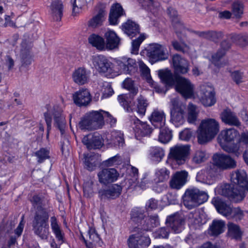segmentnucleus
Instances as JSON below:
<instances>
[{"label":"nucleus","mask_w":248,"mask_h":248,"mask_svg":"<svg viewBox=\"0 0 248 248\" xmlns=\"http://www.w3.org/2000/svg\"><path fill=\"white\" fill-rule=\"evenodd\" d=\"M82 141L89 150L99 149L103 144L101 136L96 133L84 136Z\"/></svg>","instance_id":"20"},{"label":"nucleus","mask_w":248,"mask_h":248,"mask_svg":"<svg viewBox=\"0 0 248 248\" xmlns=\"http://www.w3.org/2000/svg\"><path fill=\"white\" fill-rule=\"evenodd\" d=\"M51 15L55 21H61L62 15V2L61 0H54L50 6Z\"/></svg>","instance_id":"33"},{"label":"nucleus","mask_w":248,"mask_h":248,"mask_svg":"<svg viewBox=\"0 0 248 248\" xmlns=\"http://www.w3.org/2000/svg\"><path fill=\"white\" fill-rule=\"evenodd\" d=\"M170 121L178 127L183 124L185 121V111L182 103L178 98H174L170 101Z\"/></svg>","instance_id":"8"},{"label":"nucleus","mask_w":248,"mask_h":248,"mask_svg":"<svg viewBox=\"0 0 248 248\" xmlns=\"http://www.w3.org/2000/svg\"><path fill=\"white\" fill-rule=\"evenodd\" d=\"M172 63L175 72L177 74H185L189 71L188 62L178 54H175L173 56Z\"/></svg>","instance_id":"22"},{"label":"nucleus","mask_w":248,"mask_h":248,"mask_svg":"<svg viewBox=\"0 0 248 248\" xmlns=\"http://www.w3.org/2000/svg\"><path fill=\"white\" fill-rule=\"evenodd\" d=\"M208 199L206 192L197 188L187 189L183 196L184 206L192 209L206 202Z\"/></svg>","instance_id":"5"},{"label":"nucleus","mask_w":248,"mask_h":248,"mask_svg":"<svg viewBox=\"0 0 248 248\" xmlns=\"http://www.w3.org/2000/svg\"><path fill=\"white\" fill-rule=\"evenodd\" d=\"M160 129L158 137L159 141L163 143H168L171 139V131L166 127Z\"/></svg>","instance_id":"49"},{"label":"nucleus","mask_w":248,"mask_h":248,"mask_svg":"<svg viewBox=\"0 0 248 248\" xmlns=\"http://www.w3.org/2000/svg\"><path fill=\"white\" fill-rule=\"evenodd\" d=\"M172 45L177 51L182 52L184 54H187L189 52V47L186 44H182L177 41H173L172 42Z\"/></svg>","instance_id":"62"},{"label":"nucleus","mask_w":248,"mask_h":248,"mask_svg":"<svg viewBox=\"0 0 248 248\" xmlns=\"http://www.w3.org/2000/svg\"><path fill=\"white\" fill-rule=\"evenodd\" d=\"M158 75L160 79L168 85H173L175 80L172 73L169 70H159Z\"/></svg>","instance_id":"42"},{"label":"nucleus","mask_w":248,"mask_h":248,"mask_svg":"<svg viewBox=\"0 0 248 248\" xmlns=\"http://www.w3.org/2000/svg\"><path fill=\"white\" fill-rule=\"evenodd\" d=\"M106 13L103 9H100L98 13L93 16L87 22V26L92 29H97L103 24L106 19Z\"/></svg>","instance_id":"26"},{"label":"nucleus","mask_w":248,"mask_h":248,"mask_svg":"<svg viewBox=\"0 0 248 248\" xmlns=\"http://www.w3.org/2000/svg\"><path fill=\"white\" fill-rule=\"evenodd\" d=\"M221 135L225 141L231 142L239 136V133L234 128H230L222 131Z\"/></svg>","instance_id":"46"},{"label":"nucleus","mask_w":248,"mask_h":248,"mask_svg":"<svg viewBox=\"0 0 248 248\" xmlns=\"http://www.w3.org/2000/svg\"><path fill=\"white\" fill-rule=\"evenodd\" d=\"M188 173L186 170H181L175 172L170 181V186L172 188L179 189L186 182Z\"/></svg>","instance_id":"23"},{"label":"nucleus","mask_w":248,"mask_h":248,"mask_svg":"<svg viewBox=\"0 0 248 248\" xmlns=\"http://www.w3.org/2000/svg\"><path fill=\"white\" fill-rule=\"evenodd\" d=\"M135 123L136 125L134 131L137 139H138V137L149 136L152 133V128L146 123L142 122L139 119Z\"/></svg>","instance_id":"29"},{"label":"nucleus","mask_w":248,"mask_h":248,"mask_svg":"<svg viewBox=\"0 0 248 248\" xmlns=\"http://www.w3.org/2000/svg\"><path fill=\"white\" fill-rule=\"evenodd\" d=\"M144 51L150 61L153 63L168 58L165 46L157 43L150 44Z\"/></svg>","instance_id":"7"},{"label":"nucleus","mask_w":248,"mask_h":248,"mask_svg":"<svg viewBox=\"0 0 248 248\" xmlns=\"http://www.w3.org/2000/svg\"><path fill=\"white\" fill-rule=\"evenodd\" d=\"M122 30L130 38H132L140 33L139 24L131 20H127L121 27Z\"/></svg>","instance_id":"25"},{"label":"nucleus","mask_w":248,"mask_h":248,"mask_svg":"<svg viewBox=\"0 0 248 248\" xmlns=\"http://www.w3.org/2000/svg\"><path fill=\"white\" fill-rule=\"evenodd\" d=\"M230 39L232 42L243 46L248 45V35H230Z\"/></svg>","instance_id":"53"},{"label":"nucleus","mask_w":248,"mask_h":248,"mask_svg":"<svg viewBox=\"0 0 248 248\" xmlns=\"http://www.w3.org/2000/svg\"><path fill=\"white\" fill-rule=\"evenodd\" d=\"M127 242L129 248H146L151 244L149 236L139 233L130 235Z\"/></svg>","instance_id":"16"},{"label":"nucleus","mask_w":248,"mask_h":248,"mask_svg":"<svg viewBox=\"0 0 248 248\" xmlns=\"http://www.w3.org/2000/svg\"><path fill=\"white\" fill-rule=\"evenodd\" d=\"M51 226L54 232L56 234V237L59 240H62L61 231L60 229V227L57 223L56 218L55 217H51Z\"/></svg>","instance_id":"61"},{"label":"nucleus","mask_w":248,"mask_h":248,"mask_svg":"<svg viewBox=\"0 0 248 248\" xmlns=\"http://www.w3.org/2000/svg\"><path fill=\"white\" fill-rule=\"evenodd\" d=\"M105 37L106 41L105 48L113 50L119 47L121 39L114 31H108L105 34Z\"/></svg>","instance_id":"24"},{"label":"nucleus","mask_w":248,"mask_h":248,"mask_svg":"<svg viewBox=\"0 0 248 248\" xmlns=\"http://www.w3.org/2000/svg\"><path fill=\"white\" fill-rule=\"evenodd\" d=\"M123 87L129 91L128 94H122L118 96L119 103L127 111L132 110L134 105V96L138 93V88L135 85L134 82L131 78H126L123 83Z\"/></svg>","instance_id":"6"},{"label":"nucleus","mask_w":248,"mask_h":248,"mask_svg":"<svg viewBox=\"0 0 248 248\" xmlns=\"http://www.w3.org/2000/svg\"><path fill=\"white\" fill-rule=\"evenodd\" d=\"M196 107L192 104L188 105V113L187 121L189 123L194 124L197 120V113L196 111Z\"/></svg>","instance_id":"58"},{"label":"nucleus","mask_w":248,"mask_h":248,"mask_svg":"<svg viewBox=\"0 0 248 248\" xmlns=\"http://www.w3.org/2000/svg\"><path fill=\"white\" fill-rule=\"evenodd\" d=\"M196 180L199 182L207 184L210 185L212 183V181L210 178V176L209 177L207 175V172L203 170H201L197 173Z\"/></svg>","instance_id":"60"},{"label":"nucleus","mask_w":248,"mask_h":248,"mask_svg":"<svg viewBox=\"0 0 248 248\" xmlns=\"http://www.w3.org/2000/svg\"><path fill=\"white\" fill-rule=\"evenodd\" d=\"M185 221L184 217L176 213L167 217L166 224L175 233H180L184 229Z\"/></svg>","instance_id":"14"},{"label":"nucleus","mask_w":248,"mask_h":248,"mask_svg":"<svg viewBox=\"0 0 248 248\" xmlns=\"http://www.w3.org/2000/svg\"><path fill=\"white\" fill-rule=\"evenodd\" d=\"M92 62L99 73L110 74L113 71L112 63L103 55L93 56Z\"/></svg>","instance_id":"12"},{"label":"nucleus","mask_w":248,"mask_h":248,"mask_svg":"<svg viewBox=\"0 0 248 248\" xmlns=\"http://www.w3.org/2000/svg\"><path fill=\"white\" fill-rule=\"evenodd\" d=\"M122 191V186L118 184H112L107 189H101L98 191L101 199H115L119 197Z\"/></svg>","instance_id":"18"},{"label":"nucleus","mask_w":248,"mask_h":248,"mask_svg":"<svg viewBox=\"0 0 248 248\" xmlns=\"http://www.w3.org/2000/svg\"><path fill=\"white\" fill-rule=\"evenodd\" d=\"M225 225V222L222 220H213L209 229V234L215 236L219 235L223 232Z\"/></svg>","instance_id":"38"},{"label":"nucleus","mask_w":248,"mask_h":248,"mask_svg":"<svg viewBox=\"0 0 248 248\" xmlns=\"http://www.w3.org/2000/svg\"><path fill=\"white\" fill-rule=\"evenodd\" d=\"M130 215L131 220L141 227L145 217L144 210L140 208H135L131 211Z\"/></svg>","instance_id":"36"},{"label":"nucleus","mask_w":248,"mask_h":248,"mask_svg":"<svg viewBox=\"0 0 248 248\" xmlns=\"http://www.w3.org/2000/svg\"><path fill=\"white\" fill-rule=\"evenodd\" d=\"M84 163L86 169L92 171L96 168L98 162L94 156L90 155L85 156Z\"/></svg>","instance_id":"50"},{"label":"nucleus","mask_w":248,"mask_h":248,"mask_svg":"<svg viewBox=\"0 0 248 248\" xmlns=\"http://www.w3.org/2000/svg\"><path fill=\"white\" fill-rule=\"evenodd\" d=\"M223 148L227 152L233 154L237 157L242 152L240 149V142L239 141L235 144L225 145L223 147Z\"/></svg>","instance_id":"54"},{"label":"nucleus","mask_w":248,"mask_h":248,"mask_svg":"<svg viewBox=\"0 0 248 248\" xmlns=\"http://www.w3.org/2000/svg\"><path fill=\"white\" fill-rule=\"evenodd\" d=\"M213 164L222 171L233 169L236 167V162L233 158L222 154H216L213 156Z\"/></svg>","instance_id":"10"},{"label":"nucleus","mask_w":248,"mask_h":248,"mask_svg":"<svg viewBox=\"0 0 248 248\" xmlns=\"http://www.w3.org/2000/svg\"><path fill=\"white\" fill-rule=\"evenodd\" d=\"M165 155L164 150L159 147H152L150 150L151 160L156 163L160 162Z\"/></svg>","instance_id":"40"},{"label":"nucleus","mask_w":248,"mask_h":248,"mask_svg":"<svg viewBox=\"0 0 248 248\" xmlns=\"http://www.w3.org/2000/svg\"><path fill=\"white\" fill-rule=\"evenodd\" d=\"M93 181L90 180L85 182L83 184V188L84 194L87 197H91L93 196Z\"/></svg>","instance_id":"59"},{"label":"nucleus","mask_w":248,"mask_h":248,"mask_svg":"<svg viewBox=\"0 0 248 248\" xmlns=\"http://www.w3.org/2000/svg\"><path fill=\"white\" fill-rule=\"evenodd\" d=\"M124 14V10L119 3H117L113 4L110 10L108 17L109 24L112 25H117L119 22V18Z\"/></svg>","instance_id":"27"},{"label":"nucleus","mask_w":248,"mask_h":248,"mask_svg":"<svg viewBox=\"0 0 248 248\" xmlns=\"http://www.w3.org/2000/svg\"><path fill=\"white\" fill-rule=\"evenodd\" d=\"M91 0H71L73 6L72 15L77 16L88 1Z\"/></svg>","instance_id":"45"},{"label":"nucleus","mask_w":248,"mask_h":248,"mask_svg":"<svg viewBox=\"0 0 248 248\" xmlns=\"http://www.w3.org/2000/svg\"><path fill=\"white\" fill-rule=\"evenodd\" d=\"M159 219L157 214L148 216L146 218L142 225L141 228L146 231H150L153 228L159 226Z\"/></svg>","instance_id":"35"},{"label":"nucleus","mask_w":248,"mask_h":248,"mask_svg":"<svg viewBox=\"0 0 248 248\" xmlns=\"http://www.w3.org/2000/svg\"><path fill=\"white\" fill-rule=\"evenodd\" d=\"M31 201L34 208L36 209L32 222L34 232L42 239H46L48 234L49 216L44 208L45 201L38 195H35Z\"/></svg>","instance_id":"2"},{"label":"nucleus","mask_w":248,"mask_h":248,"mask_svg":"<svg viewBox=\"0 0 248 248\" xmlns=\"http://www.w3.org/2000/svg\"><path fill=\"white\" fill-rule=\"evenodd\" d=\"M225 53L226 52L224 50L220 48L215 54L212 55V62L215 66L220 67L226 64L225 62L219 63V61L225 55Z\"/></svg>","instance_id":"52"},{"label":"nucleus","mask_w":248,"mask_h":248,"mask_svg":"<svg viewBox=\"0 0 248 248\" xmlns=\"http://www.w3.org/2000/svg\"><path fill=\"white\" fill-rule=\"evenodd\" d=\"M139 67L142 76L146 78L148 83H151L152 79L150 75L149 68L142 62H140Z\"/></svg>","instance_id":"57"},{"label":"nucleus","mask_w":248,"mask_h":248,"mask_svg":"<svg viewBox=\"0 0 248 248\" xmlns=\"http://www.w3.org/2000/svg\"><path fill=\"white\" fill-rule=\"evenodd\" d=\"M207 158L208 156L205 151L199 150L195 153L192 161L196 164H199L206 161Z\"/></svg>","instance_id":"55"},{"label":"nucleus","mask_w":248,"mask_h":248,"mask_svg":"<svg viewBox=\"0 0 248 248\" xmlns=\"http://www.w3.org/2000/svg\"><path fill=\"white\" fill-rule=\"evenodd\" d=\"M117 63L121 72L124 74L131 75L135 73L138 69L136 61L131 58H122L121 60L117 61Z\"/></svg>","instance_id":"21"},{"label":"nucleus","mask_w":248,"mask_h":248,"mask_svg":"<svg viewBox=\"0 0 248 248\" xmlns=\"http://www.w3.org/2000/svg\"><path fill=\"white\" fill-rule=\"evenodd\" d=\"M175 89L185 98H189L193 95V85L187 78L181 76L176 78Z\"/></svg>","instance_id":"13"},{"label":"nucleus","mask_w":248,"mask_h":248,"mask_svg":"<svg viewBox=\"0 0 248 248\" xmlns=\"http://www.w3.org/2000/svg\"><path fill=\"white\" fill-rule=\"evenodd\" d=\"M62 108L60 106L55 105L53 107L51 113L53 116L54 125L58 128L62 134Z\"/></svg>","instance_id":"37"},{"label":"nucleus","mask_w":248,"mask_h":248,"mask_svg":"<svg viewBox=\"0 0 248 248\" xmlns=\"http://www.w3.org/2000/svg\"><path fill=\"white\" fill-rule=\"evenodd\" d=\"M228 228V233L230 237L237 240L241 238L242 232L238 225L233 223H229Z\"/></svg>","instance_id":"41"},{"label":"nucleus","mask_w":248,"mask_h":248,"mask_svg":"<svg viewBox=\"0 0 248 248\" xmlns=\"http://www.w3.org/2000/svg\"><path fill=\"white\" fill-rule=\"evenodd\" d=\"M215 92L212 86L203 84L200 87L199 97L201 103L206 107H210L216 102Z\"/></svg>","instance_id":"11"},{"label":"nucleus","mask_w":248,"mask_h":248,"mask_svg":"<svg viewBox=\"0 0 248 248\" xmlns=\"http://www.w3.org/2000/svg\"><path fill=\"white\" fill-rule=\"evenodd\" d=\"M219 123L215 119L202 120L197 130L198 142L203 145L211 141L219 131Z\"/></svg>","instance_id":"3"},{"label":"nucleus","mask_w":248,"mask_h":248,"mask_svg":"<svg viewBox=\"0 0 248 248\" xmlns=\"http://www.w3.org/2000/svg\"><path fill=\"white\" fill-rule=\"evenodd\" d=\"M74 103L78 106L87 107L92 101L90 93L87 89H81L72 95Z\"/></svg>","instance_id":"17"},{"label":"nucleus","mask_w":248,"mask_h":248,"mask_svg":"<svg viewBox=\"0 0 248 248\" xmlns=\"http://www.w3.org/2000/svg\"><path fill=\"white\" fill-rule=\"evenodd\" d=\"M155 175L158 179L157 182H163L169 178L170 171L166 168H163L156 171Z\"/></svg>","instance_id":"56"},{"label":"nucleus","mask_w":248,"mask_h":248,"mask_svg":"<svg viewBox=\"0 0 248 248\" xmlns=\"http://www.w3.org/2000/svg\"><path fill=\"white\" fill-rule=\"evenodd\" d=\"M212 203L219 214L227 218L232 208L230 205L227 204L219 197H214L212 200Z\"/></svg>","instance_id":"30"},{"label":"nucleus","mask_w":248,"mask_h":248,"mask_svg":"<svg viewBox=\"0 0 248 248\" xmlns=\"http://www.w3.org/2000/svg\"><path fill=\"white\" fill-rule=\"evenodd\" d=\"M150 120L155 127L161 128L165 124V115L163 111L155 110L152 112Z\"/></svg>","instance_id":"31"},{"label":"nucleus","mask_w":248,"mask_h":248,"mask_svg":"<svg viewBox=\"0 0 248 248\" xmlns=\"http://www.w3.org/2000/svg\"><path fill=\"white\" fill-rule=\"evenodd\" d=\"M232 184H224L217 189L218 193L234 202L243 201L248 192V179L244 170H236L231 176Z\"/></svg>","instance_id":"1"},{"label":"nucleus","mask_w":248,"mask_h":248,"mask_svg":"<svg viewBox=\"0 0 248 248\" xmlns=\"http://www.w3.org/2000/svg\"><path fill=\"white\" fill-rule=\"evenodd\" d=\"M74 81L78 85H84L86 83L89 78V75L85 68L79 67L73 73Z\"/></svg>","instance_id":"32"},{"label":"nucleus","mask_w":248,"mask_h":248,"mask_svg":"<svg viewBox=\"0 0 248 248\" xmlns=\"http://www.w3.org/2000/svg\"><path fill=\"white\" fill-rule=\"evenodd\" d=\"M158 75L160 79L168 85H173L175 80L172 73L169 70H159Z\"/></svg>","instance_id":"43"},{"label":"nucleus","mask_w":248,"mask_h":248,"mask_svg":"<svg viewBox=\"0 0 248 248\" xmlns=\"http://www.w3.org/2000/svg\"><path fill=\"white\" fill-rule=\"evenodd\" d=\"M104 124L103 110L100 109L86 113L79 122L78 126L82 130H92L101 128Z\"/></svg>","instance_id":"4"},{"label":"nucleus","mask_w":248,"mask_h":248,"mask_svg":"<svg viewBox=\"0 0 248 248\" xmlns=\"http://www.w3.org/2000/svg\"><path fill=\"white\" fill-rule=\"evenodd\" d=\"M148 105L147 100L143 96L140 95L137 98V112L141 115L145 114L146 108Z\"/></svg>","instance_id":"47"},{"label":"nucleus","mask_w":248,"mask_h":248,"mask_svg":"<svg viewBox=\"0 0 248 248\" xmlns=\"http://www.w3.org/2000/svg\"><path fill=\"white\" fill-rule=\"evenodd\" d=\"M193 136L192 131L189 128H185L179 134V138L180 140L185 141H189Z\"/></svg>","instance_id":"64"},{"label":"nucleus","mask_w":248,"mask_h":248,"mask_svg":"<svg viewBox=\"0 0 248 248\" xmlns=\"http://www.w3.org/2000/svg\"><path fill=\"white\" fill-rule=\"evenodd\" d=\"M89 43L100 50L105 49V42L104 38L98 34H92L88 37Z\"/></svg>","instance_id":"39"},{"label":"nucleus","mask_w":248,"mask_h":248,"mask_svg":"<svg viewBox=\"0 0 248 248\" xmlns=\"http://www.w3.org/2000/svg\"><path fill=\"white\" fill-rule=\"evenodd\" d=\"M228 219H233L235 221L241 220L244 216L243 211L239 207L231 208Z\"/></svg>","instance_id":"48"},{"label":"nucleus","mask_w":248,"mask_h":248,"mask_svg":"<svg viewBox=\"0 0 248 248\" xmlns=\"http://www.w3.org/2000/svg\"><path fill=\"white\" fill-rule=\"evenodd\" d=\"M220 118L223 122L230 125L239 126L241 123L235 114L229 109H226L220 114Z\"/></svg>","instance_id":"28"},{"label":"nucleus","mask_w":248,"mask_h":248,"mask_svg":"<svg viewBox=\"0 0 248 248\" xmlns=\"http://www.w3.org/2000/svg\"><path fill=\"white\" fill-rule=\"evenodd\" d=\"M244 12V5L240 1H234L232 4V12L236 18L240 19L242 17Z\"/></svg>","instance_id":"44"},{"label":"nucleus","mask_w":248,"mask_h":248,"mask_svg":"<svg viewBox=\"0 0 248 248\" xmlns=\"http://www.w3.org/2000/svg\"><path fill=\"white\" fill-rule=\"evenodd\" d=\"M32 46L31 44L27 42L26 40H23L21 44L20 58L22 66H28L32 62L33 58L31 52Z\"/></svg>","instance_id":"15"},{"label":"nucleus","mask_w":248,"mask_h":248,"mask_svg":"<svg viewBox=\"0 0 248 248\" xmlns=\"http://www.w3.org/2000/svg\"><path fill=\"white\" fill-rule=\"evenodd\" d=\"M49 151L45 149L41 148L35 153L36 156L38 157V162L42 163L44 160L49 158Z\"/></svg>","instance_id":"63"},{"label":"nucleus","mask_w":248,"mask_h":248,"mask_svg":"<svg viewBox=\"0 0 248 248\" xmlns=\"http://www.w3.org/2000/svg\"><path fill=\"white\" fill-rule=\"evenodd\" d=\"M108 143L112 145L123 146L124 144L123 134L121 131H113L107 136Z\"/></svg>","instance_id":"34"},{"label":"nucleus","mask_w":248,"mask_h":248,"mask_svg":"<svg viewBox=\"0 0 248 248\" xmlns=\"http://www.w3.org/2000/svg\"><path fill=\"white\" fill-rule=\"evenodd\" d=\"M190 154V146L176 145L170 149L168 158L178 164H184Z\"/></svg>","instance_id":"9"},{"label":"nucleus","mask_w":248,"mask_h":248,"mask_svg":"<svg viewBox=\"0 0 248 248\" xmlns=\"http://www.w3.org/2000/svg\"><path fill=\"white\" fill-rule=\"evenodd\" d=\"M97 176L101 184L107 185L116 181L119 173L115 169H104L98 173Z\"/></svg>","instance_id":"19"},{"label":"nucleus","mask_w":248,"mask_h":248,"mask_svg":"<svg viewBox=\"0 0 248 248\" xmlns=\"http://www.w3.org/2000/svg\"><path fill=\"white\" fill-rule=\"evenodd\" d=\"M145 38L146 37L144 34H140L138 38L132 41L131 48L132 54H137L138 53L140 46Z\"/></svg>","instance_id":"51"}]
</instances>
